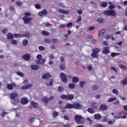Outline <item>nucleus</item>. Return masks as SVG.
Wrapping results in <instances>:
<instances>
[{
    "instance_id": "7",
    "label": "nucleus",
    "mask_w": 127,
    "mask_h": 127,
    "mask_svg": "<svg viewBox=\"0 0 127 127\" xmlns=\"http://www.w3.org/2000/svg\"><path fill=\"white\" fill-rule=\"evenodd\" d=\"M22 59H24L25 61H29L30 58H31V56L29 54H26L22 56Z\"/></svg>"
},
{
    "instance_id": "1",
    "label": "nucleus",
    "mask_w": 127,
    "mask_h": 127,
    "mask_svg": "<svg viewBox=\"0 0 127 127\" xmlns=\"http://www.w3.org/2000/svg\"><path fill=\"white\" fill-rule=\"evenodd\" d=\"M74 120L75 123H76V124H77L78 125H82V124H84V123H85V118L80 115H76L74 117Z\"/></svg>"
},
{
    "instance_id": "18",
    "label": "nucleus",
    "mask_w": 127,
    "mask_h": 127,
    "mask_svg": "<svg viewBox=\"0 0 127 127\" xmlns=\"http://www.w3.org/2000/svg\"><path fill=\"white\" fill-rule=\"evenodd\" d=\"M31 104L32 107H33L34 108V109H37L38 108V103L37 102H35L34 101H32L31 102Z\"/></svg>"
},
{
    "instance_id": "60",
    "label": "nucleus",
    "mask_w": 127,
    "mask_h": 127,
    "mask_svg": "<svg viewBox=\"0 0 127 127\" xmlns=\"http://www.w3.org/2000/svg\"><path fill=\"white\" fill-rule=\"evenodd\" d=\"M25 34V37H30V34L29 33H26Z\"/></svg>"
},
{
    "instance_id": "11",
    "label": "nucleus",
    "mask_w": 127,
    "mask_h": 127,
    "mask_svg": "<svg viewBox=\"0 0 127 127\" xmlns=\"http://www.w3.org/2000/svg\"><path fill=\"white\" fill-rule=\"evenodd\" d=\"M29 100L27 99V98L24 97L21 98V103L22 105H26V104H28Z\"/></svg>"
},
{
    "instance_id": "26",
    "label": "nucleus",
    "mask_w": 127,
    "mask_h": 127,
    "mask_svg": "<svg viewBox=\"0 0 127 127\" xmlns=\"http://www.w3.org/2000/svg\"><path fill=\"white\" fill-rule=\"evenodd\" d=\"M100 6H101V7H107V6H108V3H107V2H102L100 3Z\"/></svg>"
},
{
    "instance_id": "31",
    "label": "nucleus",
    "mask_w": 127,
    "mask_h": 127,
    "mask_svg": "<svg viewBox=\"0 0 127 127\" xmlns=\"http://www.w3.org/2000/svg\"><path fill=\"white\" fill-rule=\"evenodd\" d=\"M59 116V113L57 112V111H54L53 113V118H56Z\"/></svg>"
},
{
    "instance_id": "17",
    "label": "nucleus",
    "mask_w": 127,
    "mask_h": 127,
    "mask_svg": "<svg viewBox=\"0 0 127 127\" xmlns=\"http://www.w3.org/2000/svg\"><path fill=\"white\" fill-rule=\"evenodd\" d=\"M94 119L97 120H101L102 119V115L100 114H96L94 115Z\"/></svg>"
},
{
    "instance_id": "5",
    "label": "nucleus",
    "mask_w": 127,
    "mask_h": 127,
    "mask_svg": "<svg viewBox=\"0 0 127 127\" xmlns=\"http://www.w3.org/2000/svg\"><path fill=\"white\" fill-rule=\"evenodd\" d=\"M60 76L61 78L62 79V82L63 83H67L68 82V78H67V75H66L64 73L62 72L60 73Z\"/></svg>"
},
{
    "instance_id": "19",
    "label": "nucleus",
    "mask_w": 127,
    "mask_h": 127,
    "mask_svg": "<svg viewBox=\"0 0 127 127\" xmlns=\"http://www.w3.org/2000/svg\"><path fill=\"white\" fill-rule=\"evenodd\" d=\"M31 68L32 70H36L39 69V66L36 64H33L31 66Z\"/></svg>"
},
{
    "instance_id": "37",
    "label": "nucleus",
    "mask_w": 127,
    "mask_h": 127,
    "mask_svg": "<svg viewBox=\"0 0 127 127\" xmlns=\"http://www.w3.org/2000/svg\"><path fill=\"white\" fill-rule=\"evenodd\" d=\"M68 87L69 88V89H74L75 88V84L70 83L68 85Z\"/></svg>"
},
{
    "instance_id": "45",
    "label": "nucleus",
    "mask_w": 127,
    "mask_h": 127,
    "mask_svg": "<svg viewBox=\"0 0 127 127\" xmlns=\"http://www.w3.org/2000/svg\"><path fill=\"white\" fill-rule=\"evenodd\" d=\"M39 50H40V51H44L45 48L43 46H39Z\"/></svg>"
},
{
    "instance_id": "22",
    "label": "nucleus",
    "mask_w": 127,
    "mask_h": 127,
    "mask_svg": "<svg viewBox=\"0 0 127 127\" xmlns=\"http://www.w3.org/2000/svg\"><path fill=\"white\" fill-rule=\"evenodd\" d=\"M66 68V66L65 64H62L60 65V70H62V71H64V70H65V68Z\"/></svg>"
},
{
    "instance_id": "55",
    "label": "nucleus",
    "mask_w": 127,
    "mask_h": 127,
    "mask_svg": "<svg viewBox=\"0 0 127 127\" xmlns=\"http://www.w3.org/2000/svg\"><path fill=\"white\" fill-rule=\"evenodd\" d=\"M116 7V6L114 4H110V6H109V8L110 9H113L114 8H115Z\"/></svg>"
},
{
    "instance_id": "49",
    "label": "nucleus",
    "mask_w": 127,
    "mask_h": 127,
    "mask_svg": "<svg viewBox=\"0 0 127 127\" xmlns=\"http://www.w3.org/2000/svg\"><path fill=\"white\" fill-rule=\"evenodd\" d=\"M11 42L13 45H16L17 44V41L16 40H12Z\"/></svg>"
},
{
    "instance_id": "39",
    "label": "nucleus",
    "mask_w": 127,
    "mask_h": 127,
    "mask_svg": "<svg viewBox=\"0 0 127 127\" xmlns=\"http://www.w3.org/2000/svg\"><path fill=\"white\" fill-rule=\"evenodd\" d=\"M44 42L45 43H51V39L48 38L45 39Z\"/></svg>"
},
{
    "instance_id": "14",
    "label": "nucleus",
    "mask_w": 127,
    "mask_h": 127,
    "mask_svg": "<svg viewBox=\"0 0 127 127\" xmlns=\"http://www.w3.org/2000/svg\"><path fill=\"white\" fill-rule=\"evenodd\" d=\"M102 53L103 54H108V53H110V48L108 47H104Z\"/></svg>"
},
{
    "instance_id": "44",
    "label": "nucleus",
    "mask_w": 127,
    "mask_h": 127,
    "mask_svg": "<svg viewBox=\"0 0 127 127\" xmlns=\"http://www.w3.org/2000/svg\"><path fill=\"white\" fill-rule=\"evenodd\" d=\"M120 53H112L111 57H116V56H118V55H120Z\"/></svg>"
},
{
    "instance_id": "16",
    "label": "nucleus",
    "mask_w": 127,
    "mask_h": 127,
    "mask_svg": "<svg viewBox=\"0 0 127 127\" xmlns=\"http://www.w3.org/2000/svg\"><path fill=\"white\" fill-rule=\"evenodd\" d=\"M17 97H18V94L16 93H11L10 94V98L12 100H15V98H17Z\"/></svg>"
},
{
    "instance_id": "58",
    "label": "nucleus",
    "mask_w": 127,
    "mask_h": 127,
    "mask_svg": "<svg viewBox=\"0 0 127 127\" xmlns=\"http://www.w3.org/2000/svg\"><path fill=\"white\" fill-rule=\"evenodd\" d=\"M24 16H30V15H31V13L30 12H25L24 13Z\"/></svg>"
},
{
    "instance_id": "12",
    "label": "nucleus",
    "mask_w": 127,
    "mask_h": 127,
    "mask_svg": "<svg viewBox=\"0 0 127 127\" xmlns=\"http://www.w3.org/2000/svg\"><path fill=\"white\" fill-rule=\"evenodd\" d=\"M42 78L44 80H46V79H49V78H51V75L48 73H47L46 74H43L42 76Z\"/></svg>"
},
{
    "instance_id": "54",
    "label": "nucleus",
    "mask_w": 127,
    "mask_h": 127,
    "mask_svg": "<svg viewBox=\"0 0 127 127\" xmlns=\"http://www.w3.org/2000/svg\"><path fill=\"white\" fill-rule=\"evenodd\" d=\"M7 31H8V29L7 28H4V29L2 30V32L3 34H5V33H7Z\"/></svg>"
},
{
    "instance_id": "43",
    "label": "nucleus",
    "mask_w": 127,
    "mask_h": 127,
    "mask_svg": "<svg viewBox=\"0 0 127 127\" xmlns=\"http://www.w3.org/2000/svg\"><path fill=\"white\" fill-rule=\"evenodd\" d=\"M16 74H17V75H18L20 77H23L24 76V74H23V73H22L20 71H17L16 72Z\"/></svg>"
},
{
    "instance_id": "29",
    "label": "nucleus",
    "mask_w": 127,
    "mask_h": 127,
    "mask_svg": "<svg viewBox=\"0 0 127 127\" xmlns=\"http://www.w3.org/2000/svg\"><path fill=\"white\" fill-rule=\"evenodd\" d=\"M42 102H43V103H45V104H48V101L49 100H48V98H47V97H45L42 99Z\"/></svg>"
},
{
    "instance_id": "50",
    "label": "nucleus",
    "mask_w": 127,
    "mask_h": 127,
    "mask_svg": "<svg viewBox=\"0 0 127 127\" xmlns=\"http://www.w3.org/2000/svg\"><path fill=\"white\" fill-rule=\"evenodd\" d=\"M47 86H52L53 85V79H51V81L49 82V83H47Z\"/></svg>"
},
{
    "instance_id": "15",
    "label": "nucleus",
    "mask_w": 127,
    "mask_h": 127,
    "mask_svg": "<svg viewBox=\"0 0 127 127\" xmlns=\"http://www.w3.org/2000/svg\"><path fill=\"white\" fill-rule=\"evenodd\" d=\"M117 15V13H116V11L114 10H109V16H116Z\"/></svg>"
},
{
    "instance_id": "57",
    "label": "nucleus",
    "mask_w": 127,
    "mask_h": 127,
    "mask_svg": "<svg viewBox=\"0 0 127 127\" xmlns=\"http://www.w3.org/2000/svg\"><path fill=\"white\" fill-rule=\"evenodd\" d=\"M72 25H73V24L72 23V22H69L67 24L66 27H71V26H72Z\"/></svg>"
},
{
    "instance_id": "6",
    "label": "nucleus",
    "mask_w": 127,
    "mask_h": 127,
    "mask_svg": "<svg viewBox=\"0 0 127 127\" xmlns=\"http://www.w3.org/2000/svg\"><path fill=\"white\" fill-rule=\"evenodd\" d=\"M24 24H28L31 20H33V18L31 17H28V16H24L22 18Z\"/></svg>"
},
{
    "instance_id": "9",
    "label": "nucleus",
    "mask_w": 127,
    "mask_h": 127,
    "mask_svg": "<svg viewBox=\"0 0 127 127\" xmlns=\"http://www.w3.org/2000/svg\"><path fill=\"white\" fill-rule=\"evenodd\" d=\"M122 115H124V111H122L119 113H117L116 115H114V118L116 119V120H119V119L122 118Z\"/></svg>"
},
{
    "instance_id": "40",
    "label": "nucleus",
    "mask_w": 127,
    "mask_h": 127,
    "mask_svg": "<svg viewBox=\"0 0 127 127\" xmlns=\"http://www.w3.org/2000/svg\"><path fill=\"white\" fill-rule=\"evenodd\" d=\"M87 112H88V113H90V114H94V113H95L94 110H93L92 108H88L87 109Z\"/></svg>"
},
{
    "instance_id": "32",
    "label": "nucleus",
    "mask_w": 127,
    "mask_h": 127,
    "mask_svg": "<svg viewBox=\"0 0 127 127\" xmlns=\"http://www.w3.org/2000/svg\"><path fill=\"white\" fill-rule=\"evenodd\" d=\"M116 100H117V98L116 97L111 98L108 99V102L112 103V102H114V101H116Z\"/></svg>"
},
{
    "instance_id": "27",
    "label": "nucleus",
    "mask_w": 127,
    "mask_h": 127,
    "mask_svg": "<svg viewBox=\"0 0 127 127\" xmlns=\"http://www.w3.org/2000/svg\"><path fill=\"white\" fill-rule=\"evenodd\" d=\"M120 84H122L124 85H127V78H125L123 80L120 82Z\"/></svg>"
},
{
    "instance_id": "38",
    "label": "nucleus",
    "mask_w": 127,
    "mask_h": 127,
    "mask_svg": "<svg viewBox=\"0 0 127 127\" xmlns=\"http://www.w3.org/2000/svg\"><path fill=\"white\" fill-rule=\"evenodd\" d=\"M85 83L86 82L85 81H81L79 83L80 87L84 88V85H85Z\"/></svg>"
},
{
    "instance_id": "48",
    "label": "nucleus",
    "mask_w": 127,
    "mask_h": 127,
    "mask_svg": "<svg viewBox=\"0 0 127 127\" xmlns=\"http://www.w3.org/2000/svg\"><path fill=\"white\" fill-rule=\"evenodd\" d=\"M64 90V88L63 86H59L58 91V92H62Z\"/></svg>"
},
{
    "instance_id": "24",
    "label": "nucleus",
    "mask_w": 127,
    "mask_h": 127,
    "mask_svg": "<svg viewBox=\"0 0 127 127\" xmlns=\"http://www.w3.org/2000/svg\"><path fill=\"white\" fill-rule=\"evenodd\" d=\"M59 11H60V12H61V13H64V14H69V11H66L62 9H60L59 10Z\"/></svg>"
},
{
    "instance_id": "47",
    "label": "nucleus",
    "mask_w": 127,
    "mask_h": 127,
    "mask_svg": "<svg viewBox=\"0 0 127 127\" xmlns=\"http://www.w3.org/2000/svg\"><path fill=\"white\" fill-rule=\"evenodd\" d=\"M82 20V17L81 16H78L77 18V20L76 21V23H79V21Z\"/></svg>"
},
{
    "instance_id": "53",
    "label": "nucleus",
    "mask_w": 127,
    "mask_h": 127,
    "mask_svg": "<svg viewBox=\"0 0 127 127\" xmlns=\"http://www.w3.org/2000/svg\"><path fill=\"white\" fill-rule=\"evenodd\" d=\"M93 29H95V27L94 26L89 27L88 30H87V32H88V31H91V30H93Z\"/></svg>"
},
{
    "instance_id": "2",
    "label": "nucleus",
    "mask_w": 127,
    "mask_h": 127,
    "mask_svg": "<svg viewBox=\"0 0 127 127\" xmlns=\"http://www.w3.org/2000/svg\"><path fill=\"white\" fill-rule=\"evenodd\" d=\"M36 58L38 60L36 61V63L38 65H43V64L46 62V60L45 59H42V55L41 54H38L36 56Z\"/></svg>"
},
{
    "instance_id": "13",
    "label": "nucleus",
    "mask_w": 127,
    "mask_h": 127,
    "mask_svg": "<svg viewBox=\"0 0 127 127\" xmlns=\"http://www.w3.org/2000/svg\"><path fill=\"white\" fill-rule=\"evenodd\" d=\"M99 110L100 111H107L108 110V106L105 104H102L99 107Z\"/></svg>"
},
{
    "instance_id": "30",
    "label": "nucleus",
    "mask_w": 127,
    "mask_h": 127,
    "mask_svg": "<svg viewBox=\"0 0 127 127\" xmlns=\"http://www.w3.org/2000/svg\"><path fill=\"white\" fill-rule=\"evenodd\" d=\"M103 14L106 16H110V10H105L103 12Z\"/></svg>"
},
{
    "instance_id": "23",
    "label": "nucleus",
    "mask_w": 127,
    "mask_h": 127,
    "mask_svg": "<svg viewBox=\"0 0 127 127\" xmlns=\"http://www.w3.org/2000/svg\"><path fill=\"white\" fill-rule=\"evenodd\" d=\"M97 20V22L99 23H104V22H105V19L102 17L98 18Z\"/></svg>"
},
{
    "instance_id": "35",
    "label": "nucleus",
    "mask_w": 127,
    "mask_h": 127,
    "mask_svg": "<svg viewBox=\"0 0 127 127\" xmlns=\"http://www.w3.org/2000/svg\"><path fill=\"white\" fill-rule=\"evenodd\" d=\"M42 34L43 35H46L47 36H48V35H49V32H48L45 30H44V31H42Z\"/></svg>"
},
{
    "instance_id": "25",
    "label": "nucleus",
    "mask_w": 127,
    "mask_h": 127,
    "mask_svg": "<svg viewBox=\"0 0 127 127\" xmlns=\"http://www.w3.org/2000/svg\"><path fill=\"white\" fill-rule=\"evenodd\" d=\"M65 108H66V109H73V104H71V103H67L66 104Z\"/></svg>"
},
{
    "instance_id": "36",
    "label": "nucleus",
    "mask_w": 127,
    "mask_h": 127,
    "mask_svg": "<svg viewBox=\"0 0 127 127\" xmlns=\"http://www.w3.org/2000/svg\"><path fill=\"white\" fill-rule=\"evenodd\" d=\"M7 89H8V90H13V86H12V85H11L10 84H8L7 85Z\"/></svg>"
},
{
    "instance_id": "8",
    "label": "nucleus",
    "mask_w": 127,
    "mask_h": 127,
    "mask_svg": "<svg viewBox=\"0 0 127 127\" xmlns=\"http://www.w3.org/2000/svg\"><path fill=\"white\" fill-rule=\"evenodd\" d=\"M73 109H76V110H79L80 108H82V105L78 102H75L72 104Z\"/></svg>"
},
{
    "instance_id": "34",
    "label": "nucleus",
    "mask_w": 127,
    "mask_h": 127,
    "mask_svg": "<svg viewBox=\"0 0 127 127\" xmlns=\"http://www.w3.org/2000/svg\"><path fill=\"white\" fill-rule=\"evenodd\" d=\"M119 67L121 68V69H123V70H127V66L124 65V64H119Z\"/></svg>"
},
{
    "instance_id": "4",
    "label": "nucleus",
    "mask_w": 127,
    "mask_h": 127,
    "mask_svg": "<svg viewBox=\"0 0 127 127\" xmlns=\"http://www.w3.org/2000/svg\"><path fill=\"white\" fill-rule=\"evenodd\" d=\"M93 53L91 54L92 58H97V56L99 52H100V49L95 48L92 50Z\"/></svg>"
},
{
    "instance_id": "52",
    "label": "nucleus",
    "mask_w": 127,
    "mask_h": 127,
    "mask_svg": "<svg viewBox=\"0 0 127 127\" xmlns=\"http://www.w3.org/2000/svg\"><path fill=\"white\" fill-rule=\"evenodd\" d=\"M110 69H111V70H113V71H114L115 73H118V70H117L116 67H115L114 66H111Z\"/></svg>"
},
{
    "instance_id": "59",
    "label": "nucleus",
    "mask_w": 127,
    "mask_h": 127,
    "mask_svg": "<svg viewBox=\"0 0 127 127\" xmlns=\"http://www.w3.org/2000/svg\"><path fill=\"white\" fill-rule=\"evenodd\" d=\"M32 87V84H28L26 85V87L27 89H30V88H31Z\"/></svg>"
},
{
    "instance_id": "62",
    "label": "nucleus",
    "mask_w": 127,
    "mask_h": 127,
    "mask_svg": "<svg viewBox=\"0 0 127 127\" xmlns=\"http://www.w3.org/2000/svg\"><path fill=\"white\" fill-rule=\"evenodd\" d=\"M5 115H6V112H3L2 113V114H1V117H2V118H4V117H5Z\"/></svg>"
},
{
    "instance_id": "61",
    "label": "nucleus",
    "mask_w": 127,
    "mask_h": 127,
    "mask_svg": "<svg viewBox=\"0 0 127 127\" xmlns=\"http://www.w3.org/2000/svg\"><path fill=\"white\" fill-rule=\"evenodd\" d=\"M64 120H66V121H69V117L67 115L64 116Z\"/></svg>"
},
{
    "instance_id": "42",
    "label": "nucleus",
    "mask_w": 127,
    "mask_h": 127,
    "mask_svg": "<svg viewBox=\"0 0 127 127\" xmlns=\"http://www.w3.org/2000/svg\"><path fill=\"white\" fill-rule=\"evenodd\" d=\"M92 90H94V91H97L98 89H99V86L98 85H93L92 87Z\"/></svg>"
},
{
    "instance_id": "33",
    "label": "nucleus",
    "mask_w": 127,
    "mask_h": 127,
    "mask_svg": "<svg viewBox=\"0 0 127 127\" xmlns=\"http://www.w3.org/2000/svg\"><path fill=\"white\" fill-rule=\"evenodd\" d=\"M28 45V40H27L26 39H24L23 41V46H26Z\"/></svg>"
},
{
    "instance_id": "41",
    "label": "nucleus",
    "mask_w": 127,
    "mask_h": 127,
    "mask_svg": "<svg viewBox=\"0 0 127 127\" xmlns=\"http://www.w3.org/2000/svg\"><path fill=\"white\" fill-rule=\"evenodd\" d=\"M35 7L37 8V9H40V8H41V6L40 4L37 3L35 4Z\"/></svg>"
},
{
    "instance_id": "21",
    "label": "nucleus",
    "mask_w": 127,
    "mask_h": 127,
    "mask_svg": "<svg viewBox=\"0 0 127 127\" xmlns=\"http://www.w3.org/2000/svg\"><path fill=\"white\" fill-rule=\"evenodd\" d=\"M79 82V77L74 76L72 78V83H78Z\"/></svg>"
},
{
    "instance_id": "20",
    "label": "nucleus",
    "mask_w": 127,
    "mask_h": 127,
    "mask_svg": "<svg viewBox=\"0 0 127 127\" xmlns=\"http://www.w3.org/2000/svg\"><path fill=\"white\" fill-rule=\"evenodd\" d=\"M105 32H106V29H103L100 30L99 31V36H103Z\"/></svg>"
},
{
    "instance_id": "63",
    "label": "nucleus",
    "mask_w": 127,
    "mask_h": 127,
    "mask_svg": "<svg viewBox=\"0 0 127 127\" xmlns=\"http://www.w3.org/2000/svg\"><path fill=\"white\" fill-rule=\"evenodd\" d=\"M63 127H70L71 125L69 123H67L66 125H63Z\"/></svg>"
},
{
    "instance_id": "51",
    "label": "nucleus",
    "mask_w": 127,
    "mask_h": 127,
    "mask_svg": "<svg viewBox=\"0 0 127 127\" xmlns=\"http://www.w3.org/2000/svg\"><path fill=\"white\" fill-rule=\"evenodd\" d=\"M112 93H113V94H115V95H118L119 94V91L118 90L114 89L112 91Z\"/></svg>"
},
{
    "instance_id": "46",
    "label": "nucleus",
    "mask_w": 127,
    "mask_h": 127,
    "mask_svg": "<svg viewBox=\"0 0 127 127\" xmlns=\"http://www.w3.org/2000/svg\"><path fill=\"white\" fill-rule=\"evenodd\" d=\"M16 4L17 6H21L22 5V2L18 1L16 2Z\"/></svg>"
},
{
    "instance_id": "64",
    "label": "nucleus",
    "mask_w": 127,
    "mask_h": 127,
    "mask_svg": "<svg viewBox=\"0 0 127 127\" xmlns=\"http://www.w3.org/2000/svg\"><path fill=\"white\" fill-rule=\"evenodd\" d=\"M95 127H104V125L101 124H97L95 125Z\"/></svg>"
},
{
    "instance_id": "56",
    "label": "nucleus",
    "mask_w": 127,
    "mask_h": 127,
    "mask_svg": "<svg viewBox=\"0 0 127 127\" xmlns=\"http://www.w3.org/2000/svg\"><path fill=\"white\" fill-rule=\"evenodd\" d=\"M14 36H15V38H19L20 37V34H14Z\"/></svg>"
},
{
    "instance_id": "3",
    "label": "nucleus",
    "mask_w": 127,
    "mask_h": 127,
    "mask_svg": "<svg viewBox=\"0 0 127 127\" xmlns=\"http://www.w3.org/2000/svg\"><path fill=\"white\" fill-rule=\"evenodd\" d=\"M61 98L62 99V100H67V101H72V100H74V98L75 97L73 94H67V95H62L61 96Z\"/></svg>"
},
{
    "instance_id": "28",
    "label": "nucleus",
    "mask_w": 127,
    "mask_h": 127,
    "mask_svg": "<svg viewBox=\"0 0 127 127\" xmlns=\"http://www.w3.org/2000/svg\"><path fill=\"white\" fill-rule=\"evenodd\" d=\"M7 39H12L13 38V35L11 33H9L7 34Z\"/></svg>"
},
{
    "instance_id": "10",
    "label": "nucleus",
    "mask_w": 127,
    "mask_h": 127,
    "mask_svg": "<svg viewBox=\"0 0 127 127\" xmlns=\"http://www.w3.org/2000/svg\"><path fill=\"white\" fill-rule=\"evenodd\" d=\"M48 13L46 9H43L42 11H40L38 13V15L39 16H43V15H45L47 14Z\"/></svg>"
}]
</instances>
